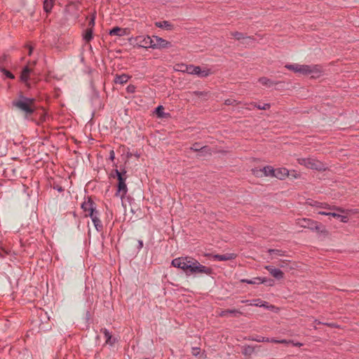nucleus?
I'll list each match as a JSON object with an SVG mask.
<instances>
[{
	"mask_svg": "<svg viewBox=\"0 0 359 359\" xmlns=\"http://www.w3.org/2000/svg\"><path fill=\"white\" fill-rule=\"evenodd\" d=\"M171 264L176 268L182 269L186 274H205L210 276L212 273L210 267L202 265L198 260L191 257H181L172 259Z\"/></svg>",
	"mask_w": 359,
	"mask_h": 359,
	"instance_id": "nucleus-1",
	"label": "nucleus"
},
{
	"mask_svg": "<svg viewBox=\"0 0 359 359\" xmlns=\"http://www.w3.org/2000/svg\"><path fill=\"white\" fill-rule=\"evenodd\" d=\"M323 72V67L320 65H299L297 73L304 76L311 75V78H318Z\"/></svg>",
	"mask_w": 359,
	"mask_h": 359,
	"instance_id": "nucleus-2",
	"label": "nucleus"
},
{
	"mask_svg": "<svg viewBox=\"0 0 359 359\" xmlns=\"http://www.w3.org/2000/svg\"><path fill=\"white\" fill-rule=\"evenodd\" d=\"M297 163L308 169L318 171H325L327 169L326 165L322 161L311 157L298 158Z\"/></svg>",
	"mask_w": 359,
	"mask_h": 359,
	"instance_id": "nucleus-3",
	"label": "nucleus"
},
{
	"mask_svg": "<svg viewBox=\"0 0 359 359\" xmlns=\"http://www.w3.org/2000/svg\"><path fill=\"white\" fill-rule=\"evenodd\" d=\"M13 105L26 114H32L35 111L34 99L21 97L19 100H14Z\"/></svg>",
	"mask_w": 359,
	"mask_h": 359,
	"instance_id": "nucleus-4",
	"label": "nucleus"
},
{
	"mask_svg": "<svg viewBox=\"0 0 359 359\" xmlns=\"http://www.w3.org/2000/svg\"><path fill=\"white\" fill-rule=\"evenodd\" d=\"M114 172L118 181V190L117 192L116 193V196H120L121 198H123L128 191L127 186L126 184V172L124 171L122 172L118 171V170H115Z\"/></svg>",
	"mask_w": 359,
	"mask_h": 359,
	"instance_id": "nucleus-5",
	"label": "nucleus"
},
{
	"mask_svg": "<svg viewBox=\"0 0 359 359\" xmlns=\"http://www.w3.org/2000/svg\"><path fill=\"white\" fill-rule=\"evenodd\" d=\"M305 204L311 207H314L316 208H321L325 210H334L340 213H348L351 212V210L344 209L341 207L338 206H331L327 203H321L317 201H313L312 199H307L305 202Z\"/></svg>",
	"mask_w": 359,
	"mask_h": 359,
	"instance_id": "nucleus-6",
	"label": "nucleus"
},
{
	"mask_svg": "<svg viewBox=\"0 0 359 359\" xmlns=\"http://www.w3.org/2000/svg\"><path fill=\"white\" fill-rule=\"evenodd\" d=\"M81 208L84 212V216L86 217L93 216V215L98 212L96 210L95 203L90 198H88L87 201H85L81 204Z\"/></svg>",
	"mask_w": 359,
	"mask_h": 359,
	"instance_id": "nucleus-7",
	"label": "nucleus"
},
{
	"mask_svg": "<svg viewBox=\"0 0 359 359\" xmlns=\"http://www.w3.org/2000/svg\"><path fill=\"white\" fill-rule=\"evenodd\" d=\"M137 47L144 48H151V37L146 35L137 36L133 39Z\"/></svg>",
	"mask_w": 359,
	"mask_h": 359,
	"instance_id": "nucleus-8",
	"label": "nucleus"
},
{
	"mask_svg": "<svg viewBox=\"0 0 359 359\" xmlns=\"http://www.w3.org/2000/svg\"><path fill=\"white\" fill-rule=\"evenodd\" d=\"M154 39L155 40V44H151V48L152 49L168 48H170L172 46L170 42L160 36H154Z\"/></svg>",
	"mask_w": 359,
	"mask_h": 359,
	"instance_id": "nucleus-9",
	"label": "nucleus"
},
{
	"mask_svg": "<svg viewBox=\"0 0 359 359\" xmlns=\"http://www.w3.org/2000/svg\"><path fill=\"white\" fill-rule=\"evenodd\" d=\"M351 210V212H349L348 213L344 212V214H346V215H340V214H339L337 212H325V211H319L318 214L321 215L332 216L335 218H339V219H340V221L341 222L346 223L348 221L347 215H348L350 213L355 212L353 210Z\"/></svg>",
	"mask_w": 359,
	"mask_h": 359,
	"instance_id": "nucleus-10",
	"label": "nucleus"
},
{
	"mask_svg": "<svg viewBox=\"0 0 359 359\" xmlns=\"http://www.w3.org/2000/svg\"><path fill=\"white\" fill-rule=\"evenodd\" d=\"M264 268L269 272V273L275 278L278 280L283 279L284 278V273L279 269L274 268L272 266L267 265Z\"/></svg>",
	"mask_w": 359,
	"mask_h": 359,
	"instance_id": "nucleus-11",
	"label": "nucleus"
},
{
	"mask_svg": "<svg viewBox=\"0 0 359 359\" xmlns=\"http://www.w3.org/2000/svg\"><path fill=\"white\" fill-rule=\"evenodd\" d=\"M295 224L300 227L311 229L312 224H316V221L309 218H298L295 220Z\"/></svg>",
	"mask_w": 359,
	"mask_h": 359,
	"instance_id": "nucleus-12",
	"label": "nucleus"
},
{
	"mask_svg": "<svg viewBox=\"0 0 359 359\" xmlns=\"http://www.w3.org/2000/svg\"><path fill=\"white\" fill-rule=\"evenodd\" d=\"M290 176V170L286 168H278L275 169L273 177L283 180Z\"/></svg>",
	"mask_w": 359,
	"mask_h": 359,
	"instance_id": "nucleus-13",
	"label": "nucleus"
},
{
	"mask_svg": "<svg viewBox=\"0 0 359 359\" xmlns=\"http://www.w3.org/2000/svg\"><path fill=\"white\" fill-rule=\"evenodd\" d=\"M129 31L127 28H121L119 27H115L109 31V35L111 36H123L128 34Z\"/></svg>",
	"mask_w": 359,
	"mask_h": 359,
	"instance_id": "nucleus-14",
	"label": "nucleus"
},
{
	"mask_svg": "<svg viewBox=\"0 0 359 359\" xmlns=\"http://www.w3.org/2000/svg\"><path fill=\"white\" fill-rule=\"evenodd\" d=\"M90 217L92 219V222H93L95 229H97V231H102V224L101 220L99 218V212H97L96 213H95L94 215H93V216H90Z\"/></svg>",
	"mask_w": 359,
	"mask_h": 359,
	"instance_id": "nucleus-15",
	"label": "nucleus"
},
{
	"mask_svg": "<svg viewBox=\"0 0 359 359\" xmlns=\"http://www.w3.org/2000/svg\"><path fill=\"white\" fill-rule=\"evenodd\" d=\"M241 283H246L248 284H261L264 283L266 282V278H261V277H256L253 279L248 280V279H241Z\"/></svg>",
	"mask_w": 359,
	"mask_h": 359,
	"instance_id": "nucleus-16",
	"label": "nucleus"
},
{
	"mask_svg": "<svg viewBox=\"0 0 359 359\" xmlns=\"http://www.w3.org/2000/svg\"><path fill=\"white\" fill-rule=\"evenodd\" d=\"M32 72V69L29 68L27 66H26L22 73H21V75H20V79L22 81L25 82L27 83V85H28L27 82H28V80H29V74Z\"/></svg>",
	"mask_w": 359,
	"mask_h": 359,
	"instance_id": "nucleus-17",
	"label": "nucleus"
},
{
	"mask_svg": "<svg viewBox=\"0 0 359 359\" xmlns=\"http://www.w3.org/2000/svg\"><path fill=\"white\" fill-rule=\"evenodd\" d=\"M236 255L233 253L224 254V255H215L214 258L219 261H227L235 259Z\"/></svg>",
	"mask_w": 359,
	"mask_h": 359,
	"instance_id": "nucleus-18",
	"label": "nucleus"
},
{
	"mask_svg": "<svg viewBox=\"0 0 359 359\" xmlns=\"http://www.w3.org/2000/svg\"><path fill=\"white\" fill-rule=\"evenodd\" d=\"M229 314L237 316L238 314H242V313L237 309H226L221 311L218 315L220 317H224L228 316Z\"/></svg>",
	"mask_w": 359,
	"mask_h": 359,
	"instance_id": "nucleus-19",
	"label": "nucleus"
},
{
	"mask_svg": "<svg viewBox=\"0 0 359 359\" xmlns=\"http://www.w3.org/2000/svg\"><path fill=\"white\" fill-rule=\"evenodd\" d=\"M275 168L271 165L264 166L262 168L263 177H273Z\"/></svg>",
	"mask_w": 359,
	"mask_h": 359,
	"instance_id": "nucleus-20",
	"label": "nucleus"
},
{
	"mask_svg": "<svg viewBox=\"0 0 359 359\" xmlns=\"http://www.w3.org/2000/svg\"><path fill=\"white\" fill-rule=\"evenodd\" d=\"M130 76L128 74H121V75H116L114 79V82L116 83H120L123 84L127 83V81L130 79Z\"/></svg>",
	"mask_w": 359,
	"mask_h": 359,
	"instance_id": "nucleus-21",
	"label": "nucleus"
},
{
	"mask_svg": "<svg viewBox=\"0 0 359 359\" xmlns=\"http://www.w3.org/2000/svg\"><path fill=\"white\" fill-rule=\"evenodd\" d=\"M311 229L316 231L318 233H327V230L325 226L316 221L315 224H312Z\"/></svg>",
	"mask_w": 359,
	"mask_h": 359,
	"instance_id": "nucleus-22",
	"label": "nucleus"
},
{
	"mask_svg": "<svg viewBox=\"0 0 359 359\" xmlns=\"http://www.w3.org/2000/svg\"><path fill=\"white\" fill-rule=\"evenodd\" d=\"M155 25H156V27H157L158 28H163V29H165L166 30L172 29V25L168 21H166V20L156 22Z\"/></svg>",
	"mask_w": 359,
	"mask_h": 359,
	"instance_id": "nucleus-23",
	"label": "nucleus"
},
{
	"mask_svg": "<svg viewBox=\"0 0 359 359\" xmlns=\"http://www.w3.org/2000/svg\"><path fill=\"white\" fill-rule=\"evenodd\" d=\"M258 81L261 85L266 87H271L273 84H275V83L272 80L265 76L260 77L258 79Z\"/></svg>",
	"mask_w": 359,
	"mask_h": 359,
	"instance_id": "nucleus-24",
	"label": "nucleus"
},
{
	"mask_svg": "<svg viewBox=\"0 0 359 359\" xmlns=\"http://www.w3.org/2000/svg\"><path fill=\"white\" fill-rule=\"evenodd\" d=\"M186 70L187 74L198 76L200 67L189 65H188V69H187Z\"/></svg>",
	"mask_w": 359,
	"mask_h": 359,
	"instance_id": "nucleus-25",
	"label": "nucleus"
},
{
	"mask_svg": "<svg viewBox=\"0 0 359 359\" xmlns=\"http://www.w3.org/2000/svg\"><path fill=\"white\" fill-rule=\"evenodd\" d=\"M255 347L250 346V345H245L243 346L242 348V353L244 355H251L254 351H255Z\"/></svg>",
	"mask_w": 359,
	"mask_h": 359,
	"instance_id": "nucleus-26",
	"label": "nucleus"
},
{
	"mask_svg": "<svg viewBox=\"0 0 359 359\" xmlns=\"http://www.w3.org/2000/svg\"><path fill=\"white\" fill-rule=\"evenodd\" d=\"M93 29L91 28H87L83 34V39L86 42H89L93 39Z\"/></svg>",
	"mask_w": 359,
	"mask_h": 359,
	"instance_id": "nucleus-27",
	"label": "nucleus"
},
{
	"mask_svg": "<svg viewBox=\"0 0 359 359\" xmlns=\"http://www.w3.org/2000/svg\"><path fill=\"white\" fill-rule=\"evenodd\" d=\"M53 7V0H44L43 10L46 13H50Z\"/></svg>",
	"mask_w": 359,
	"mask_h": 359,
	"instance_id": "nucleus-28",
	"label": "nucleus"
},
{
	"mask_svg": "<svg viewBox=\"0 0 359 359\" xmlns=\"http://www.w3.org/2000/svg\"><path fill=\"white\" fill-rule=\"evenodd\" d=\"M212 74V72L211 71L210 69L207 68V67L201 68L200 67V71H199L198 76L207 77V76H210Z\"/></svg>",
	"mask_w": 359,
	"mask_h": 359,
	"instance_id": "nucleus-29",
	"label": "nucleus"
},
{
	"mask_svg": "<svg viewBox=\"0 0 359 359\" xmlns=\"http://www.w3.org/2000/svg\"><path fill=\"white\" fill-rule=\"evenodd\" d=\"M102 332L104 333V337L106 338V343L112 345L114 343L115 340L112 339V336L110 334V332L106 329H104L102 330Z\"/></svg>",
	"mask_w": 359,
	"mask_h": 359,
	"instance_id": "nucleus-30",
	"label": "nucleus"
},
{
	"mask_svg": "<svg viewBox=\"0 0 359 359\" xmlns=\"http://www.w3.org/2000/svg\"><path fill=\"white\" fill-rule=\"evenodd\" d=\"M187 69H188V65L183 63L176 64L174 66V69L176 72L187 73Z\"/></svg>",
	"mask_w": 359,
	"mask_h": 359,
	"instance_id": "nucleus-31",
	"label": "nucleus"
},
{
	"mask_svg": "<svg viewBox=\"0 0 359 359\" xmlns=\"http://www.w3.org/2000/svg\"><path fill=\"white\" fill-rule=\"evenodd\" d=\"M299 66V64H297V63L287 64L285 65V68H286L288 70L292 71L294 73H297Z\"/></svg>",
	"mask_w": 359,
	"mask_h": 359,
	"instance_id": "nucleus-32",
	"label": "nucleus"
},
{
	"mask_svg": "<svg viewBox=\"0 0 359 359\" xmlns=\"http://www.w3.org/2000/svg\"><path fill=\"white\" fill-rule=\"evenodd\" d=\"M251 105H252L253 107H255L259 109H262V110H268L271 107V104L269 103H266V104L261 105V104H257L255 102H252V103H251Z\"/></svg>",
	"mask_w": 359,
	"mask_h": 359,
	"instance_id": "nucleus-33",
	"label": "nucleus"
},
{
	"mask_svg": "<svg viewBox=\"0 0 359 359\" xmlns=\"http://www.w3.org/2000/svg\"><path fill=\"white\" fill-rule=\"evenodd\" d=\"M252 174L257 177H263L262 168H252L251 170Z\"/></svg>",
	"mask_w": 359,
	"mask_h": 359,
	"instance_id": "nucleus-34",
	"label": "nucleus"
},
{
	"mask_svg": "<svg viewBox=\"0 0 359 359\" xmlns=\"http://www.w3.org/2000/svg\"><path fill=\"white\" fill-rule=\"evenodd\" d=\"M0 71L8 78L14 79V75L9 71L6 70L5 68L2 67L0 65Z\"/></svg>",
	"mask_w": 359,
	"mask_h": 359,
	"instance_id": "nucleus-35",
	"label": "nucleus"
},
{
	"mask_svg": "<svg viewBox=\"0 0 359 359\" xmlns=\"http://www.w3.org/2000/svg\"><path fill=\"white\" fill-rule=\"evenodd\" d=\"M156 113L157 116L160 118H162L164 116V108L163 106H158L156 109Z\"/></svg>",
	"mask_w": 359,
	"mask_h": 359,
	"instance_id": "nucleus-36",
	"label": "nucleus"
},
{
	"mask_svg": "<svg viewBox=\"0 0 359 359\" xmlns=\"http://www.w3.org/2000/svg\"><path fill=\"white\" fill-rule=\"evenodd\" d=\"M231 34L233 38H235L237 40H241L242 39H245L243 34L241 32H232Z\"/></svg>",
	"mask_w": 359,
	"mask_h": 359,
	"instance_id": "nucleus-37",
	"label": "nucleus"
},
{
	"mask_svg": "<svg viewBox=\"0 0 359 359\" xmlns=\"http://www.w3.org/2000/svg\"><path fill=\"white\" fill-rule=\"evenodd\" d=\"M240 102L234 99H226L224 101L226 105H238Z\"/></svg>",
	"mask_w": 359,
	"mask_h": 359,
	"instance_id": "nucleus-38",
	"label": "nucleus"
},
{
	"mask_svg": "<svg viewBox=\"0 0 359 359\" xmlns=\"http://www.w3.org/2000/svg\"><path fill=\"white\" fill-rule=\"evenodd\" d=\"M206 147H200L198 143H195L193 144V146L190 148L191 150L194 151H201L202 149H206Z\"/></svg>",
	"mask_w": 359,
	"mask_h": 359,
	"instance_id": "nucleus-39",
	"label": "nucleus"
},
{
	"mask_svg": "<svg viewBox=\"0 0 359 359\" xmlns=\"http://www.w3.org/2000/svg\"><path fill=\"white\" fill-rule=\"evenodd\" d=\"M95 14L93 13L89 20L88 28H91L92 29H93V27L95 26Z\"/></svg>",
	"mask_w": 359,
	"mask_h": 359,
	"instance_id": "nucleus-40",
	"label": "nucleus"
},
{
	"mask_svg": "<svg viewBox=\"0 0 359 359\" xmlns=\"http://www.w3.org/2000/svg\"><path fill=\"white\" fill-rule=\"evenodd\" d=\"M290 176L292 179H299V178H300L301 175H300V173L297 172L296 170H292L290 171Z\"/></svg>",
	"mask_w": 359,
	"mask_h": 359,
	"instance_id": "nucleus-41",
	"label": "nucleus"
},
{
	"mask_svg": "<svg viewBox=\"0 0 359 359\" xmlns=\"http://www.w3.org/2000/svg\"><path fill=\"white\" fill-rule=\"evenodd\" d=\"M269 253H270V254L274 253L278 256L284 255V253L282 251H280L279 250H274V249L269 250Z\"/></svg>",
	"mask_w": 359,
	"mask_h": 359,
	"instance_id": "nucleus-42",
	"label": "nucleus"
},
{
	"mask_svg": "<svg viewBox=\"0 0 359 359\" xmlns=\"http://www.w3.org/2000/svg\"><path fill=\"white\" fill-rule=\"evenodd\" d=\"M261 340H262V342H271V343L276 342L275 338H269V337H262Z\"/></svg>",
	"mask_w": 359,
	"mask_h": 359,
	"instance_id": "nucleus-43",
	"label": "nucleus"
},
{
	"mask_svg": "<svg viewBox=\"0 0 359 359\" xmlns=\"http://www.w3.org/2000/svg\"><path fill=\"white\" fill-rule=\"evenodd\" d=\"M262 302V300H261L259 299H254V300L252 301V302L250 304L255 306H259L260 307Z\"/></svg>",
	"mask_w": 359,
	"mask_h": 359,
	"instance_id": "nucleus-44",
	"label": "nucleus"
},
{
	"mask_svg": "<svg viewBox=\"0 0 359 359\" xmlns=\"http://www.w3.org/2000/svg\"><path fill=\"white\" fill-rule=\"evenodd\" d=\"M136 87L134 85H129L126 88V90L129 93H133L135 92Z\"/></svg>",
	"mask_w": 359,
	"mask_h": 359,
	"instance_id": "nucleus-45",
	"label": "nucleus"
},
{
	"mask_svg": "<svg viewBox=\"0 0 359 359\" xmlns=\"http://www.w3.org/2000/svg\"><path fill=\"white\" fill-rule=\"evenodd\" d=\"M191 353H192L193 355L197 356L201 353V348L198 347H194V348H192Z\"/></svg>",
	"mask_w": 359,
	"mask_h": 359,
	"instance_id": "nucleus-46",
	"label": "nucleus"
},
{
	"mask_svg": "<svg viewBox=\"0 0 359 359\" xmlns=\"http://www.w3.org/2000/svg\"><path fill=\"white\" fill-rule=\"evenodd\" d=\"M275 343L276 344H288L292 343V340H287V339H280V340L276 339V342Z\"/></svg>",
	"mask_w": 359,
	"mask_h": 359,
	"instance_id": "nucleus-47",
	"label": "nucleus"
},
{
	"mask_svg": "<svg viewBox=\"0 0 359 359\" xmlns=\"http://www.w3.org/2000/svg\"><path fill=\"white\" fill-rule=\"evenodd\" d=\"M269 309L273 312H276V313H278L280 311V309L278 307H276L272 304H270L269 306H268V309Z\"/></svg>",
	"mask_w": 359,
	"mask_h": 359,
	"instance_id": "nucleus-48",
	"label": "nucleus"
},
{
	"mask_svg": "<svg viewBox=\"0 0 359 359\" xmlns=\"http://www.w3.org/2000/svg\"><path fill=\"white\" fill-rule=\"evenodd\" d=\"M262 337H249L248 340L257 341V342H262Z\"/></svg>",
	"mask_w": 359,
	"mask_h": 359,
	"instance_id": "nucleus-49",
	"label": "nucleus"
},
{
	"mask_svg": "<svg viewBox=\"0 0 359 359\" xmlns=\"http://www.w3.org/2000/svg\"><path fill=\"white\" fill-rule=\"evenodd\" d=\"M194 94L198 97H201V96L207 95V93L201 92V91H195V92H194Z\"/></svg>",
	"mask_w": 359,
	"mask_h": 359,
	"instance_id": "nucleus-50",
	"label": "nucleus"
},
{
	"mask_svg": "<svg viewBox=\"0 0 359 359\" xmlns=\"http://www.w3.org/2000/svg\"><path fill=\"white\" fill-rule=\"evenodd\" d=\"M270 304H269L268 302H264L262 301V303H261V306L260 307H264L266 309H268V306H269Z\"/></svg>",
	"mask_w": 359,
	"mask_h": 359,
	"instance_id": "nucleus-51",
	"label": "nucleus"
},
{
	"mask_svg": "<svg viewBox=\"0 0 359 359\" xmlns=\"http://www.w3.org/2000/svg\"><path fill=\"white\" fill-rule=\"evenodd\" d=\"M324 325L329 326L330 327H339V326L335 323H323Z\"/></svg>",
	"mask_w": 359,
	"mask_h": 359,
	"instance_id": "nucleus-52",
	"label": "nucleus"
},
{
	"mask_svg": "<svg viewBox=\"0 0 359 359\" xmlns=\"http://www.w3.org/2000/svg\"><path fill=\"white\" fill-rule=\"evenodd\" d=\"M114 158H115L114 151L113 150H111V151H110V159H111V161H113V160L114 159Z\"/></svg>",
	"mask_w": 359,
	"mask_h": 359,
	"instance_id": "nucleus-53",
	"label": "nucleus"
},
{
	"mask_svg": "<svg viewBox=\"0 0 359 359\" xmlns=\"http://www.w3.org/2000/svg\"><path fill=\"white\" fill-rule=\"evenodd\" d=\"M292 344L294 346H298V347H301V346L303 345V344H302V343H300V342H296V343H294V342L292 341Z\"/></svg>",
	"mask_w": 359,
	"mask_h": 359,
	"instance_id": "nucleus-54",
	"label": "nucleus"
},
{
	"mask_svg": "<svg viewBox=\"0 0 359 359\" xmlns=\"http://www.w3.org/2000/svg\"><path fill=\"white\" fill-rule=\"evenodd\" d=\"M29 47V55H31L32 53V51H33V48L30 46H28Z\"/></svg>",
	"mask_w": 359,
	"mask_h": 359,
	"instance_id": "nucleus-55",
	"label": "nucleus"
},
{
	"mask_svg": "<svg viewBox=\"0 0 359 359\" xmlns=\"http://www.w3.org/2000/svg\"><path fill=\"white\" fill-rule=\"evenodd\" d=\"M6 55H4L2 57H0V61L1 62L6 61Z\"/></svg>",
	"mask_w": 359,
	"mask_h": 359,
	"instance_id": "nucleus-56",
	"label": "nucleus"
},
{
	"mask_svg": "<svg viewBox=\"0 0 359 359\" xmlns=\"http://www.w3.org/2000/svg\"><path fill=\"white\" fill-rule=\"evenodd\" d=\"M139 248H142L143 247V242L142 241H139Z\"/></svg>",
	"mask_w": 359,
	"mask_h": 359,
	"instance_id": "nucleus-57",
	"label": "nucleus"
},
{
	"mask_svg": "<svg viewBox=\"0 0 359 359\" xmlns=\"http://www.w3.org/2000/svg\"><path fill=\"white\" fill-rule=\"evenodd\" d=\"M314 323H315L316 324H317V325L322 324V323H321L320 321L318 320H314Z\"/></svg>",
	"mask_w": 359,
	"mask_h": 359,
	"instance_id": "nucleus-58",
	"label": "nucleus"
},
{
	"mask_svg": "<svg viewBox=\"0 0 359 359\" xmlns=\"http://www.w3.org/2000/svg\"><path fill=\"white\" fill-rule=\"evenodd\" d=\"M151 44H155V40L154 39V36L151 37Z\"/></svg>",
	"mask_w": 359,
	"mask_h": 359,
	"instance_id": "nucleus-59",
	"label": "nucleus"
},
{
	"mask_svg": "<svg viewBox=\"0 0 359 359\" xmlns=\"http://www.w3.org/2000/svg\"><path fill=\"white\" fill-rule=\"evenodd\" d=\"M280 266V267H284L285 266V261H283Z\"/></svg>",
	"mask_w": 359,
	"mask_h": 359,
	"instance_id": "nucleus-60",
	"label": "nucleus"
},
{
	"mask_svg": "<svg viewBox=\"0 0 359 359\" xmlns=\"http://www.w3.org/2000/svg\"><path fill=\"white\" fill-rule=\"evenodd\" d=\"M35 64H36V62H33L32 63V65H34Z\"/></svg>",
	"mask_w": 359,
	"mask_h": 359,
	"instance_id": "nucleus-61",
	"label": "nucleus"
},
{
	"mask_svg": "<svg viewBox=\"0 0 359 359\" xmlns=\"http://www.w3.org/2000/svg\"><path fill=\"white\" fill-rule=\"evenodd\" d=\"M247 38L249 39H252V38H251L250 36H248Z\"/></svg>",
	"mask_w": 359,
	"mask_h": 359,
	"instance_id": "nucleus-62",
	"label": "nucleus"
},
{
	"mask_svg": "<svg viewBox=\"0 0 359 359\" xmlns=\"http://www.w3.org/2000/svg\"><path fill=\"white\" fill-rule=\"evenodd\" d=\"M249 301L248 300H246V301H243L242 302H248Z\"/></svg>",
	"mask_w": 359,
	"mask_h": 359,
	"instance_id": "nucleus-63",
	"label": "nucleus"
}]
</instances>
